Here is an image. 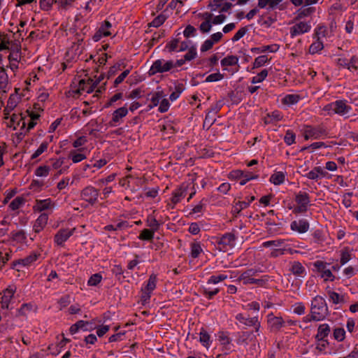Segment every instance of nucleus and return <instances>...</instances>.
<instances>
[{"label": "nucleus", "instance_id": "nucleus-1", "mask_svg": "<svg viewBox=\"0 0 358 358\" xmlns=\"http://www.w3.org/2000/svg\"><path fill=\"white\" fill-rule=\"evenodd\" d=\"M310 314L313 321H322L329 315V309L324 297L317 295L311 301Z\"/></svg>", "mask_w": 358, "mask_h": 358}, {"label": "nucleus", "instance_id": "nucleus-2", "mask_svg": "<svg viewBox=\"0 0 358 358\" xmlns=\"http://www.w3.org/2000/svg\"><path fill=\"white\" fill-rule=\"evenodd\" d=\"M352 110V107L347 104V101L345 99L337 100L325 105L323 110L327 112L330 116L337 114L341 116H344L349 113Z\"/></svg>", "mask_w": 358, "mask_h": 358}, {"label": "nucleus", "instance_id": "nucleus-3", "mask_svg": "<svg viewBox=\"0 0 358 358\" xmlns=\"http://www.w3.org/2000/svg\"><path fill=\"white\" fill-rule=\"evenodd\" d=\"M258 272L259 271L255 268L248 269L241 274L237 280L242 281L244 285L255 284L263 286L268 281V276L264 275L260 279L254 278L253 276H256Z\"/></svg>", "mask_w": 358, "mask_h": 358}, {"label": "nucleus", "instance_id": "nucleus-4", "mask_svg": "<svg viewBox=\"0 0 358 358\" xmlns=\"http://www.w3.org/2000/svg\"><path fill=\"white\" fill-rule=\"evenodd\" d=\"M294 200L297 206L294 208L293 213L298 215L306 213L310 203L309 194L306 192H299L296 194Z\"/></svg>", "mask_w": 358, "mask_h": 358}, {"label": "nucleus", "instance_id": "nucleus-5", "mask_svg": "<svg viewBox=\"0 0 358 358\" xmlns=\"http://www.w3.org/2000/svg\"><path fill=\"white\" fill-rule=\"evenodd\" d=\"M173 68V61L159 59L155 61L151 66L148 73L154 76L157 73H163L171 71Z\"/></svg>", "mask_w": 358, "mask_h": 358}, {"label": "nucleus", "instance_id": "nucleus-6", "mask_svg": "<svg viewBox=\"0 0 358 358\" xmlns=\"http://www.w3.org/2000/svg\"><path fill=\"white\" fill-rule=\"evenodd\" d=\"M215 243L217 245L220 250L226 251L227 248H232L235 245L236 236L232 232L223 234L221 237L215 238Z\"/></svg>", "mask_w": 358, "mask_h": 358}, {"label": "nucleus", "instance_id": "nucleus-7", "mask_svg": "<svg viewBox=\"0 0 358 358\" xmlns=\"http://www.w3.org/2000/svg\"><path fill=\"white\" fill-rule=\"evenodd\" d=\"M99 195V189L92 186H87L80 192V197L91 206L94 205L97 201Z\"/></svg>", "mask_w": 358, "mask_h": 358}, {"label": "nucleus", "instance_id": "nucleus-8", "mask_svg": "<svg viewBox=\"0 0 358 358\" xmlns=\"http://www.w3.org/2000/svg\"><path fill=\"white\" fill-rule=\"evenodd\" d=\"M304 138L308 140L310 138L317 139L322 136H327V131L321 126H306L303 132Z\"/></svg>", "mask_w": 358, "mask_h": 358}, {"label": "nucleus", "instance_id": "nucleus-9", "mask_svg": "<svg viewBox=\"0 0 358 358\" xmlns=\"http://www.w3.org/2000/svg\"><path fill=\"white\" fill-rule=\"evenodd\" d=\"M230 176L236 179H239L241 185H245L248 181L258 178L259 176L250 171L236 170L231 172Z\"/></svg>", "mask_w": 358, "mask_h": 358}, {"label": "nucleus", "instance_id": "nucleus-10", "mask_svg": "<svg viewBox=\"0 0 358 358\" xmlns=\"http://www.w3.org/2000/svg\"><path fill=\"white\" fill-rule=\"evenodd\" d=\"M268 329L271 332H278L285 326V320L280 316H275L272 313L267 315Z\"/></svg>", "mask_w": 358, "mask_h": 358}, {"label": "nucleus", "instance_id": "nucleus-11", "mask_svg": "<svg viewBox=\"0 0 358 358\" xmlns=\"http://www.w3.org/2000/svg\"><path fill=\"white\" fill-rule=\"evenodd\" d=\"M128 114V109L126 106L116 109L112 114V119L108 122L110 127H115L122 122V119Z\"/></svg>", "mask_w": 358, "mask_h": 358}, {"label": "nucleus", "instance_id": "nucleus-12", "mask_svg": "<svg viewBox=\"0 0 358 358\" xmlns=\"http://www.w3.org/2000/svg\"><path fill=\"white\" fill-rule=\"evenodd\" d=\"M76 228L71 229H61L55 236V242L58 245H63L64 242L66 241L74 233Z\"/></svg>", "mask_w": 358, "mask_h": 358}, {"label": "nucleus", "instance_id": "nucleus-13", "mask_svg": "<svg viewBox=\"0 0 358 358\" xmlns=\"http://www.w3.org/2000/svg\"><path fill=\"white\" fill-rule=\"evenodd\" d=\"M310 29L311 26L309 23L300 22L290 28V35L292 37H294L297 35L308 32Z\"/></svg>", "mask_w": 358, "mask_h": 358}, {"label": "nucleus", "instance_id": "nucleus-14", "mask_svg": "<svg viewBox=\"0 0 358 358\" xmlns=\"http://www.w3.org/2000/svg\"><path fill=\"white\" fill-rule=\"evenodd\" d=\"M15 292V288L13 287H8L3 291V295L1 297V306L2 309H8L9 304L13 295Z\"/></svg>", "mask_w": 358, "mask_h": 358}, {"label": "nucleus", "instance_id": "nucleus-15", "mask_svg": "<svg viewBox=\"0 0 358 358\" xmlns=\"http://www.w3.org/2000/svg\"><path fill=\"white\" fill-rule=\"evenodd\" d=\"M328 173L324 170L321 166H315L310 171L308 172L303 176L313 180H318L320 178H324Z\"/></svg>", "mask_w": 358, "mask_h": 358}, {"label": "nucleus", "instance_id": "nucleus-16", "mask_svg": "<svg viewBox=\"0 0 358 358\" xmlns=\"http://www.w3.org/2000/svg\"><path fill=\"white\" fill-rule=\"evenodd\" d=\"M309 226V223L306 220L301 219L298 221L295 220L292 222L290 228L293 231H296L300 234H303L308 230Z\"/></svg>", "mask_w": 358, "mask_h": 358}, {"label": "nucleus", "instance_id": "nucleus-17", "mask_svg": "<svg viewBox=\"0 0 358 358\" xmlns=\"http://www.w3.org/2000/svg\"><path fill=\"white\" fill-rule=\"evenodd\" d=\"M187 189V185L182 183L179 188L176 189L174 192H173V196L171 198V201L173 205L179 203L182 198H184L186 195Z\"/></svg>", "mask_w": 358, "mask_h": 358}, {"label": "nucleus", "instance_id": "nucleus-18", "mask_svg": "<svg viewBox=\"0 0 358 358\" xmlns=\"http://www.w3.org/2000/svg\"><path fill=\"white\" fill-rule=\"evenodd\" d=\"M291 267L289 268V271L296 276L303 278L306 275V268L301 264V262L298 261H294L293 262H290Z\"/></svg>", "mask_w": 358, "mask_h": 358}, {"label": "nucleus", "instance_id": "nucleus-19", "mask_svg": "<svg viewBox=\"0 0 358 358\" xmlns=\"http://www.w3.org/2000/svg\"><path fill=\"white\" fill-rule=\"evenodd\" d=\"M48 220V215L46 213L41 214L33 226L34 231L37 234L41 232L47 224Z\"/></svg>", "mask_w": 358, "mask_h": 358}, {"label": "nucleus", "instance_id": "nucleus-20", "mask_svg": "<svg viewBox=\"0 0 358 358\" xmlns=\"http://www.w3.org/2000/svg\"><path fill=\"white\" fill-rule=\"evenodd\" d=\"M331 331L328 324H322L318 327L317 334L315 336L317 341H324V339L329 336Z\"/></svg>", "mask_w": 358, "mask_h": 358}, {"label": "nucleus", "instance_id": "nucleus-21", "mask_svg": "<svg viewBox=\"0 0 358 358\" xmlns=\"http://www.w3.org/2000/svg\"><path fill=\"white\" fill-rule=\"evenodd\" d=\"M39 255H40L39 254H37L35 252H33L29 255H28L27 257H24L23 259H20L17 260L14 263V265L15 266H16V265H22V266H29L33 262H34L35 261L37 260V259H38Z\"/></svg>", "mask_w": 358, "mask_h": 358}, {"label": "nucleus", "instance_id": "nucleus-22", "mask_svg": "<svg viewBox=\"0 0 358 358\" xmlns=\"http://www.w3.org/2000/svg\"><path fill=\"white\" fill-rule=\"evenodd\" d=\"M20 99V96H17V95L13 94H10L7 101V106L4 109L5 115H8L9 113L16 107Z\"/></svg>", "mask_w": 358, "mask_h": 358}, {"label": "nucleus", "instance_id": "nucleus-23", "mask_svg": "<svg viewBox=\"0 0 358 358\" xmlns=\"http://www.w3.org/2000/svg\"><path fill=\"white\" fill-rule=\"evenodd\" d=\"M253 337L252 331H241L238 333L236 342L238 344L248 345L249 341H252Z\"/></svg>", "mask_w": 358, "mask_h": 358}, {"label": "nucleus", "instance_id": "nucleus-24", "mask_svg": "<svg viewBox=\"0 0 358 358\" xmlns=\"http://www.w3.org/2000/svg\"><path fill=\"white\" fill-rule=\"evenodd\" d=\"M53 205L50 199L36 200L34 209L39 212L50 209Z\"/></svg>", "mask_w": 358, "mask_h": 358}, {"label": "nucleus", "instance_id": "nucleus-25", "mask_svg": "<svg viewBox=\"0 0 358 358\" xmlns=\"http://www.w3.org/2000/svg\"><path fill=\"white\" fill-rule=\"evenodd\" d=\"M159 89L158 87L157 90ZM149 95H151L150 101L152 103V104L149 105L150 108L157 106L160 103V100L166 96L162 90H157L150 93Z\"/></svg>", "mask_w": 358, "mask_h": 358}, {"label": "nucleus", "instance_id": "nucleus-26", "mask_svg": "<svg viewBox=\"0 0 358 358\" xmlns=\"http://www.w3.org/2000/svg\"><path fill=\"white\" fill-rule=\"evenodd\" d=\"M280 48V45L278 44H272L268 45H263L262 47L258 48H252L250 49L252 52H265L266 51H269L270 52H276Z\"/></svg>", "mask_w": 358, "mask_h": 358}, {"label": "nucleus", "instance_id": "nucleus-27", "mask_svg": "<svg viewBox=\"0 0 358 358\" xmlns=\"http://www.w3.org/2000/svg\"><path fill=\"white\" fill-rule=\"evenodd\" d=\"M8 83V77L6 72V69L4 67H1V71H0V91H2L3 93H6V87Z\"/></svg>", "mask_w": 358, "mask_h": 358}, {"label": "nucleus", "instance_id": "nucleus-28", "mask_svg": "<svg viewBox=\"0 0 358 358\" xmlns=\"http://www.w3.org/2000/svg\"><path fill=\"white\" fill-rule=\"evenodd\" d=\"M329 300L334 304L344 303L345 302L343 295H340L337 292L331 290L327 291Z\"/></svg>", "mask_w": 358, "mask_h": 358}, {"label": "nucleus", "instance_id": "nucleus-29", "mask_svg": "<svg viewBox=\"0 0 358 358\" xmlns=\"http://www.w3.org/2000/svg\"><path fill=\"white\" fill-rule=\"evenodd\" d=\"M235 318L237 321L244 324L245 326L252 327V324H254L253 322L255 321L256 317H245L243 313H238L235 316Z\"/></svg>", "mask_w": 358, "mask_h": 358}, {"label": "nucleus", "instance_id": "nucleus-30", "mask_svg": "<svg viewBox=\"0 0 358 358\" xmlns=\"http://www.w3.org/2000/svg\"><path fill=\"white\" fill-rule=\"evenodd\" d=\"M285 173L282 171L276 172L271 175L270 182L275 185H280L285 182Z\"/></svg>", "mask_w": 358, "mask_h": 358}, {"label": "nucleus", "instance_id": "nucleus-31", "mask_svg": "<svg viewBox=\"0 0 358 358\" xmlns=\"http://www.w3.org/2000/svg\"><path fill=\"white\" fill-rule=\"evenodd\" d=\"M146 224L155 232L158 231L161 224L156 220L153 215H149L146 220Z\"/></svg>", "mask_w": 358, "mask_h": 358}, {"label": "nucleus", "instance_id": "nucleus-32", "mask_svg": "<svg viewBox=\"0 0 358 358\" xmlns=\"http://www.w3.org/2000/svg\"><path fill=\"white\" fill-rule=\"evenodd\" d=\"M22 122V129H24L26 126V122L24 121V117L22 116V114L17 115V114H13L10 117V122L12 124L14 125V129H16V124L17 126H19L20 122Z\"/></svg>", "mask_w": 358, "mask_h": 358}, {"label": "nucleus", "instance_id": "nucleus-33", "mask_svg": "<svg viewBox=\"0 0 358 358\" xmlns=\"http://www.w3.org/2000/svg\"><path fill=\"white\" fill-rule=\"evenodd\" d=\"M238 57L235 55H228L223 58L220 63L222 66H234L238 64Z\"/></svg>", "mask_w": 358, "mask_h": 358}, {"label": "nucleus", "instance_id": "nucleus-34", "mask_svg": "<svg viewBox=\"0 0 358 358\" xmlns=\"http://www.w3.org/2000/svg\"><path fill=\"white\" fill-rule=\"evenodd\" d=\"M199 341L201 344L204 347L208 348L211 344L210 336L209 334L203 328H202L199 333Z\"/></svg>", "mask_w": 358, "mask_h": 358}, {"label": "nucleus", "instance_id": "nucleus-35", "mask_svg": "<svg viewBox=\"0 0 358 358\" xmlns=\"http://www.w3.org/2000/svg\"><path fill=\"white\" fill-rule=\"evenodd\" d=\"M315 8L313 7H308V8H299L298 10H297V15L296 17H295V20H299L303 17H307V16H309L310 15L313 13L315 12Z\"/></svg>", "mask_w": 358, "mask_h": 358}, {"label": "nucleus", "instance_id": "nucleus-36", "mask_svg": "<svg viewBox=\"0 0 358 358\" xmlns=\"http://www.w3.org/2000/svg\"><path fill=\"white\" fill-rule=\"evenodd\" d=\"M191 257L194 259L197 258L199 255L203 252V250L199 242H192L191 243Z\"/></svg>", "mask_w": 358, "mask_h": 358}, {"label": "nucleus", "instance_id": "nucleus-37", "mask_svg": "<svg viewBox=\"0 0 358 358\" xmlns=\"http://www.w3.org/2000/svg\"><path fill=\"white\" fill-rule=\"evenodd\" d=\"M301 99L299 94H287L282 99V103L287 105L295 104Z\"/></svg>", "mask_w": 358, "mask_h": 358}, {"label": "nucleus", "instance_id": "nucleus-38", "mask_svg": "<svg viewBox=\"0 0 358 358\" xmlns=\"http://www.w3.org/2000/svg\"><path fill=\"white\" fill-rule=\"evenodd\" d=\"M94 83L93 79L89 78L87 81L84 79H82L79 81V87L76 90V93L81 94V92H86L87 93V89H89L90 85H91Z\"/></svg>", "mask_w": 358, "mask_h": 358}, {"label": "nucleus", "instance_id": "nucleus-39", "mask_svg": "<svg viewBox=\"0 0 358 358\" xmlns=\"http://www.w3.org/2000/svg\"><path fill=\"white\" fill-rule=\"evenodd\" d=\"M155 231L148 229H144L141 231V234L138 236V238L141 241H152L154 238Z\"/></svg>", "mask_w": 358, "mask_h": 358}, {"label": "nucleus", "instance_id": "nucleus-40", "mask_svg": "<svg viewBox=\"0 0 358 358\" xmlns=\"http://www.w3.org/2000/svg\"><path fill=\"white\" fill-rule=\"evenodd\" d=\"M26 200L22 196H17L9 204V208L12 210H16L19 209L23 204H24Z\"/></svg>", "mask_w": 358, "mask_h": 358}, {"label": "nucleus", "instance_id": "nucleus-41", "mask_svg": "<svg viewBox=\"0 0 358 358\" xmlns=\"http://www.w3.org/2000/svg\"><path fill=\"white\" fill-rule=\"evenodd\" d=\"M157 280V275L154 273L151 274L149 276V279L148 280L145 287L143 289L152 292L156 288Z\"/></svg>", "mask_w": 358, "mask_h": 358}, {"label": "nucleus", "instance_id": "nucleus-42", "mask_svg": "<svg viewBox=\"0 0 358 358\" xmlns=\"http://www.w3.org/2000/svg\"><path fill=\"white\" fill-rule=\"evenodd\" d=\"M78 324L80 329L84 331H91L96 328L94 324L92 322L78 320Z\"/></svg>", "mask_w": 358, "mask_h": 358}, {"label": "nucleus", "instance_id": "nucleus-43", "mask_svg": "<svg viewBox=\"0 0 358 358\" xmlns=\"http://www.w3.org/2000/svg\"><path fill=\"white\" fill-rule=\"evenodd\" d=\"M324 48L323 43L320 41L319 38L317 40L313 43L309 48V52L310 54H315L322 50Z\"/></svg>", "mask_w": 358, "mask_h": 358}, {"label": "nucleus", "instance_id": "nucleus-44", "mask_svg": "<svg viewBox=\"0 0 358 358\" xmlns=\"http://www.w3.org/2000/svg\"><path fill=\"white\" fill-rule=\"evenodd\" d=\"M11 238L13 241L23 242L26 240L27 236L24 230L21 229L18 231H12L11 232Z\"/></svg>", "mask_w": 358, "mask_h": 358}, {"label": "nucleus", "instance_id": "nucleus-45", "mask_svg": "<svg viewBox=\"0 0 358 358\" xmlns=\"http://www.w3.org/2000/svg\"><path fill=\"white\" fill-rule=\"evenodd\" d=\"M166 20V16L165 15L160 14L155 18H154V20L151 22H150L148 25L149 27H159L164 24Z\"/></svg>", "mask_w": 358, "mask_h": 358}, {"label": "nucleus", "instance_id": "nucleus-46", "mask_svg": "<svg viewBox=\"0 0 358 358\" xmlns=\"http://www.w3.org/2000/svg\"><path fill=\"white\" fill-rule=\"evenodd\" d=\"M269 61L270 59H268L266 55L259 56L255 59V62H253V69L259 68Z\"/></svg>", "mask_w": 358, "mask_h": 358}, {"label": "nucleus", "instance_id": "nucleus-47", "mask_svg": "<svg viewBox=\"0 0 358 358\" xmlns=\"http://www.w3.org/2000/svg\"><path fill=\"white\" fill-rule=\"evenodd\" d=\"M268 71L267 69H263L261 72H259L256 76H254L251 83L252 84L262 83L268 76Z\"/></svg>", "mask_w": 358, "mask_h": 358}, {"label": "nucleus", "instance_id": "nucleus-48", "mask_svg": "<svg viewBox=\"0 0 358 358\" xmlns=\"http://www.w3.org/2000/svg\"><path fill=\"white\" fill-rule=\"evenodd\" d=\"M48 147V143L46 141L43 142L38 148L35 151V152L31 155V159H34L39 157L41 154H43L45 151L47 150Z\"/></svg>", "mask_w": 358, "mask_h": 358}, {"label": "nucleus", "instance_id": "nucleus-49", "mask_svg": "<svg viewBox=\"0 0 358 358\" xmlns=\"http://www.w3.org/2000/svg\"><path fill=\"white\" fill-rule=\"evenodd\" d=\"M228 335V332L219 331L217 333L218 340L222 345H229L231 343V340Z\"/></svg>", "mask_w": 358, "mask_h": 358}, {"label": "nucleus", "instance_id": "nucleus-50", "mask_svg": "<svg viewBox=\"0 0 358 358\" xmlns=\"http://www.w3.org/2000/svg\"><path fill=\"white\" fill-rule=\"evenodd\" d=\"M50 171V168L48 166H40L35 170V175L38 177L47 176Z\"/></svg>", "mask_w": 358, "mask_h": 358}, {"label": "nucleus", "instance_id": "nucleus-51", "mask_svg": "<svg viewBox=\"0 0 358 358\" xmlns=\"http://www.w3.org/2000/svg\"><path fill=\"white\" fill-rule=\"evenodd\" d=\"M295 134L292 130H287L284 137V141L287 145H291L295 143Z\"/></svg>", "mask_w": 358, "mask_h": 358}, {"label": "nucleus", "instance_id": "nucleus-52", "mask_svg": "<svg viewBox=\"0 0 358 358\" xmlns=\"http://www.w3.org/2000/svg\"><path fill=\"white\" fill-rule=\"evenodd\" d=\"M312 235L315 243H322L325 241V237L322 230L316 229L313 231Z\"/></svg>", "mask_w": 358, "mask_h": 358}, {"label": "nucleus", "instance_id": "nucleus-53", "mask_svg": "<svg viewBox=\"0 0 358 358\" xmlns=\"http://www.w3.org/2000/svg\"><path fill=\"white\" fill-rule=\"evenodd\" d=\"M215 121L216 119L207 113L203 124V129L206 128V129H209L210 127L215 122Z\"/></svg>", "mask_w": 358, "mask_h": 358}, {"label": "nucleus", "instance_id": "nucleus-54", "mask_svg": "<svg viewBox=\"0 0 358 358\" xmlns=\"http://www.w3.org/2000/svg\"><path fill=\"white\" fill-rule=\"evenodd\" d=\"M227 278V275L224 274H220L218 275H212L207 281L208 284H217Z\"/></svg>", "mask_w": 358, "mask_h": 358}, {"label": "nucleus", "instance_id": "nucleus-55", "mask_svg": "<svg viewBox=\"0 0 358 358\" xmlns=\"http://www.w3.org/2000/svg\"><path fill=\"white\" fill-rule=\"evenodd\" d=\"M250 205V202H246L245 201H238L236 203L234 206L233 211L237 214H238L242 210L248 208Z\"/></svg>", "mask_w": 358, "mask_h": 358}, {"label": "nucleus", "instance_id": "nucleus-56", "mask_svg": "<svg viewBox=\"0 0 358 358\" xmlns=\"http://www.w3.org/2000/svg\"><path fill=\"white\" fill-rule=\"evenodd\" d=\"M179 39L173 38L171 41L168 42L166 45V49L168 50L169 52L178 51L177 48L178 46Z\"/></svg>", "mask_w": 358, "mask_h": 358}, {"label": "nucleus", "instance_id": "nucleus-57", "mask_svg": "<svg viewBox=\"0 0 358 358\" xmlns=\"http://www.w3.org/2000/svg\"><path fill=\"white\" fill-rule=\"evenodd\" d=\"M224 75L220 73V72L214 73L208 76L205 80L206 83H212L215 81H219L223 79Z\"/></svg>", "mask_w": 358, "mask_h": 358}, {"label": "nucleus", "instance_id": "nucleus-58", "mask_svg": "<svg viewBox=\"0 0 358 358\" xmlns=\"http://www.w3.org/2000/svg\"><path fill=\"white\" fill-rule=\"evenodd\" d=\"M345 331L343 328H336L334 331V337L338 341H342L345 339Z\"/></svg>", "mask_w": 358, "mask_h": 358}, {"label": "nucleus", "instance_id": "nucleus-59", "mask_svg": "<svg viewBox=\"0 0 358 358\" xmlns=\"http://www.w3.org/2000/svg\"><path fill=\"white\" fill-rule=\"evenodd\" d=\"M121 66H123L124 67L125 66L124 62L117 63L111 66L108 71V78L113 76L118 71H120L121 69Z\"/></svg>", "mask_w": 358, "mask_h": 358}, {"label": "nucleus", "instance_id": "nucleus-60", "mask_svg": "<svg viewBox=\"0 0 358 358\" xmlns=\"http://www.w3.org/2000/svg\"><path fill=\"white\" fill-rule=\"evenodd\" d=\"M32 307L33 306L31 303H23L17 310V315H26L27 313L31 310Z\"/></svg>", "mask_w": 358, "mask_h": 358}, {"label": "nucleus", "instance_id": "nucleus-61", "mask_svg": "<svg viewBox=\"0 0 358 358\" xmlns=\"http://www.w3.org/2000/svg\"><path fill=\"white\" fill-rule=\"evenodd\" d=\"M101 279L102 276L99 273H95L90 278L87 284L90 286H96L101 281Z\"/></svg>", "mask_w": 358, "mask_h": 358}, {"label": "nucleus", "instance_id": "nucleus-62", "mask_svg": "<svg viewBox=\"0 0 358 358\" xmlns=\"http://www.w3.org/2000/svg\"><path fill=\"white\" fill-rule=\"evenodd\" d=\"M220 292V289L218 288H215L213 290H210L208 288L204 287L203 289V294L208 299H212L214 296H215L218 292Z\"/></svg>", "mask_w": 358, "mask_h": 358}, {"label": "nucleus", "instance_id": "nucleus-63", "mask_svg": "<svg viewBox=\"0 0 358 358\" xmlns=\"http://www.w3.org/2000/svg\"><path fill=\"white\" fill-rule=\"evenodd\" d=\"M248 29V27H241L233 36L231 38V41L233 42H236L238 40H240L242 37L245 36V34L247 33Z\"/></svg>", "mask_w": 358, "mask_h": 358}, {"label": "nucleus", "instance_id": "nucleus-64", "mask_svg": "<svg viewBox=\"0 0 358 358\" xmlns=\"http://www.w3.org/2000/svg\"><path fill=\"white\" fill-rule=\"evenodd\" d=\"M228 96L231 99L232 102L236 104L239 103L242 100L241 92H234L231 91L228 94Z\"/></svg>", "mask_w": 358, "mask_h": 358}]
</instances>
